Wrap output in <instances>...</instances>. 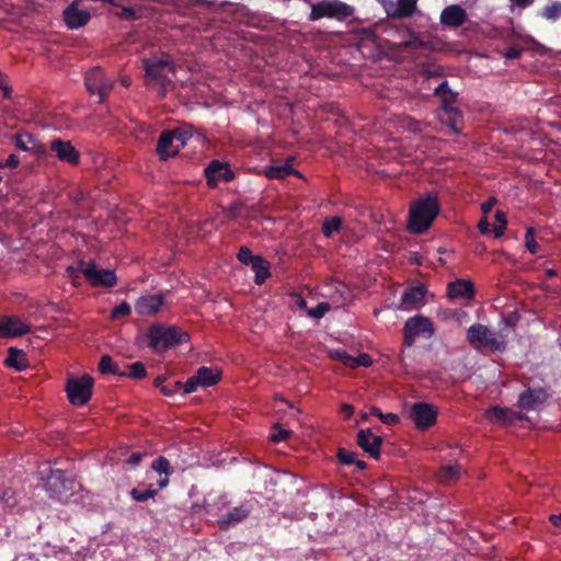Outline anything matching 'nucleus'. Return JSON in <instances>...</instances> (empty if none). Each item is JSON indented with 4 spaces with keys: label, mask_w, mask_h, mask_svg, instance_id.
<instances>
[{
    "label": "nucleus",
    "mask_w": 561,
    "mask_h": 561,
    "mask_svg": "<svg viewBox=\"0 0 561 561\" xmlns=\"http://www.w3.org/2000/svg\"><path fill=\"white\" fill-rule=\"evenodd\" d=\"M336 457L341 465L351 466L355 462L356 454L341 447L337 449Z\"/></svg>",
    "instance_id": "42"
},
{
    "label": "nucleus",
    "mask_w": 561,
    "mask_h": 561,
    "mask_svg": "<svg viewBox=\"0 0 561 561\" xmlns=\"http://www.w3.org/2000/svg\"><path fill=\"white\" fill-rule=\"evenodd\" d=\"M131 312V307L127 301H123L121 305L116 306L111 312V319L117 320L122 317H127Z\"/></svg>",
    "instance_id": "43"
},
{
    "label": "nucleus",
    "mask_w": 561,
    "mask_h": 561,
    "mask_svg": "<svg viewBox=\"0 0 561 561\" xmlns=\"http://www.w3.org/2000/svg\"><path fill=\"white\" fill-rule=\"evenodd\" d=\"M163 302L162 294L145 295L136 301L135 310L139 316H152L158 312Z\"/></svg>",
    "instance_id": "19"
},
{
    "label": "nucleus",
    "mask_w": 561,
    "mask_h": 561,
    "mask_svg": "<svg viewBox=\"0 0 561 561\" xmlns=\"http://www.w3.org/2000/svg\"><path fill=\"white\" fill-rule=\"evenodd\" d=\"M330 310L328 302H320L314 308L308 310V316L313 319H321Z\"/></svg>",
    "instance_id": "46"
},
{
    "label": "nucleus",
    "mask_w": 561,
    "mask_h": 561,
    "mask_svg": "<svg viewBox=\"0 0 561 561\" xmlns=\"http://www.w3.org/2000/svg\"><path fill=\"white\" fill-rule=\"evenodd\" d=\"M506 229V225H494L493 226V233L495 238H500L504 234V231Z\"/></svg>",
    "instance_id": "61"
},
{
    "label": "nucleus",
    "mask_w": 561,
    "mask_h": 561,
    "mask_svg": "<svg viewBox=\"0 0 561 561\" xmlns=\"http://www.w3.org/2000/svg\"><path fill=\"white\" fill-rule=\"evenodd\" d=\"M20 164V158L15 153H11L5 162H0V168L15 169Z\"/></svg>",
    "instance_id": "51"
},
{
    "label": "nucleus",
    "mask_w": 561,
    "mask_h": 561,
    "mask_svg": "<svg viewBox=\"0 0 561 561\" xmlns=\"http://www.w3.org/2000/svg\"><path fill=\"white\" fill-rule=\"evenodd\" d=\"M459 470L457 466H447L442 468L439 478L443 481H453L458 479Z\"/></svg>",
    "instance_id": "44"
},
{
    "label": "nucleus",
    "mask_w": 561,
    "mask_h": 561,
    "mask_svg": "<svg viewBox=\"0 0 561 561\" xmlns=\"http://www.w3.org/2000/svg\"><path fill=\"white\" fill-rule=\"evenodd\" d=\"M31 332V327L18 317L3 316L0 318V337L12 339Z\"/></svg>",
    "instance_id": "15"
},
{
    "label": "nucleus",
    "mask_w": 561,
    "mask_h": 561,
    "mask_svg": "<svg viewBox=\"0 0 561 561\" xmlns=\"http://www.w3.org/2000/svg\"><path fill=\"white\" fill-rule=\"evenodd\" d=\"M204 172L209 187H216L220 180L230 182L234 178L229 164L219 160H211Z\"/></svg>",
    "instance_id": "13"
},
{
    "label": "nucleus",
    "mask_w": 561,
    "mask_h": 561,
    "mask_svg": "<svg viewBox=\"0 0 561 561\" xmlns=\"http://www.w3.org/2000/svg\"><path fill=\"white\" fill-rule=\"evenodd\" d=\"M77 481L73 476H67L65 470L50 469L46 478V489L51 496H61L65 493L73 492Z\"/></svg>",
    "instance_id": "10"
},
{
    "label": "nucleus",
    "mask_w": 561,
    "mask_h": 561,
    "mask_svg": "<svg viewBox=\"0 0 561 561\" xmlns=\"http://www.w3.org/2000/svg\"><path fill=\"white\" fill-rule=\"evenodd\" d=\"M387 16L394 19L410 18L416 9L417 0H378Z\"/></svg>",
    "instance_id": "14"
},
{
    "label": "nucleus",
    "mask_w": 561,
    "mask_h": 561,
    "mask_svg": "<svg viewBox=\"0 0 561 561\" xmlns=\"http://www.w3.org/2000/svg\"><path fill=\"white\" fill-rule=\"evenodd\" d=\"M478 229L482 234H486L490 232V222L485 217L479 220Z\"/></svg>",
    "instance_id": "56"
},
{
    "label": "nucleus",
    "mask_w": 561,
    "mask_h": 561,
    "mask_svg": "<svg viewBox=\"0 0 561 561\" xmlns=\"http://www.w3.org/2000/svg\"><path fill=\"white\" fill-rule=\"evenodd\" d=\"M293 432L289 430L283 428L279 424H275L273 426V432L271 434V440L274 443H279L288 439L291 436Z\"/></svg>",
    "instance_id": "39"
},
{
    "label": "nucleus",
    "mask_w": 561,
    "mask_h": 561,
    "mask_svg": "<svg viewBox=\"0 0 561 561\" xmlns=\"http://www.w3.org/2000/svg\"><path fill=\"white\" fill-rule=\"evenodd\" d=\"M548 392L543 388H527L518 398V407L526 411H534L548 400Z\"/></svg>",
    "instance_id": "17"
},
{
    "label": "nucleus",
    "mask_w": 561,
    "mask_h": 561,
    "mask_svg": "<svg viewBox=\"0 0 561 561\" xmlns=\"http://www.w3.org/2000/svg\"><path fill=\"white\" fill-rule=\"evenodd\" d=\"M84 84L90 93H98L100 103L105 101V98L113 89L111 80L105 78L104 71L100 67L92 68L85 73Z\"/></svg>",
    "instance_id": "11"
},
{
    "label": "nucleus",
    "mask_w": 561,
    "mask_h": 561,
    "mask_svg": "<svg viewBox=\"0 0 561 561\" xmlns=\"http://www.w3.org/2000/svg\"><path fill=\"white\" fill-rule=\"evenodd\" d=\"M438 409L427 402H415L409 411V417L420 431H425L437 422Z\"/></svg>",
    "instance_id": "8"
},
{
    "label": "nucleus",
    "mask_w": 561,
    "mask_h": 561,
    "mask_svg": "<svg viewBox=\"0 0 561 561\" xmlns=\"http://www.w3.org/2000/svg\"><path fill=\"white\" fill-rule=\"evenodd\" d=\"M382 442V437L375 435L370 428H362L357 433V445L376 460L380 457V447Z\"/></svg>",
    "instance_id": "16"
},
{
    "label": "nucleus",
    "mask_w": 561,
    "mask_h": 561,
    "mask_svg": "<svg viewBox=\"0 0 561 561\" xmlns=\"http://www.w3.org/2000/svg\"><path fill=\"white\" fill-rule=\"evenodd\" d=\"M199 380L196 378V374L192 377H190L185 383L182 386V390L184 394H188L192 392H195L197 390V387H199Z\"/></svg>",
    "instance_id": "47"
},
{
    "label": "nucleus",
    "mask_w": 561,
    "mask_h": 561,
    "mask_svg": "<svg viewBox=\"0 0 561 561\" xmlns=\"http://www.w3.org/2000/svg\"><path fill=\"white\" fill-rule=\"evenodd\" d=\"M434 334L433 322L423 316L409 318L403 327V344L412 346L416 336L432 337Z\"/></svg>",
    "instance_id": "7"
},
{
    "label": "nucleus",
    "mask_w": 561,
    "mask_h": 561,
    "mask_svg": "<svg viewBox=\"0 0 561 561\" xmlns=\"http://www.w3.org/2000/svg\"><path fill=\"white\" fill-rule=\"evenodd\" d=\"M14 145L22 151H30L42 157L46 154L45 146L28 133H19L14 135Z\"/></svg>",
    "instance_id": "20"
},
{
    "label": "nucleus",
    "mask_w": 561,
    "mask_h": 561,
    "mask_svg": "<svg viewBox=\"0 0 561 561\" xmlns=\"http://www.w3.org/2000/svg\"><path fill=\"white\" fill-rule=\"evenodd\" d=\"M265 175L270 179H284L289 174H299L295 171L289 162L267 167L264 171Z\"/></svg>",
    "instance_id": "32"
},
{
    "label": "nucleus",
    "mask_w": 561,
    "mask_h": 561,
    "mask_svg": "<svg viewBox=\"0 0 561 561\" xmlns=\"http://www.w3.org/2000/svg\"><path fill=\"white\" fill-rule=\"evenodd\" d=\"M142 65L146 70L147 84L152 88L157 85L159 96L165 98L167 89L172 82L168 75L174 70L171 61L153 57L144 59Z\"/></svg>",
    "instance_id": "3"
},
{
    "label": "nucleus",
    "mask_w": 561,
    "mask_h": 561,
    "mask_svg": "<svg viewBox=\"0 0 561 561\" xmlns=\"http://www.w3.org/2000/svg\"><path fill=\"white\" fill-rule=\"evenodd\" d=\"M353 8L340 0H322L311 4L310 21L322 18L345 20L353 14Z\"/></svg>",
    "instance_id": "4"
},
{
    "label": "nucleus",
    "mask_w": 561,
    "mask_h": 561,
    "mask_svg": "<svg viewBox=\"0 0 561 561\" xmlns=\"http://www.w3.org/2000/svg\"><path fill=\"white\" fill-rule=\"evenodd\" d=\"M341 413L345 416V419H350L354 413V407L350 403H343L341 405Z\"/></svg>",
    "instance_id": "57"
},
{
    "label": "nucleus",
    "mask_w": 561,
    "mask_h": 561,
    "mask_svg": "<svg viewBox=\"0 0 561 561\" xmlns=\"http://www.w3.org/2000/svg\"><path fill=\"white\" fill-rule=\"evenodd\" d=\"M0 89L3 91L5 99L11 96L12 89L8 84L7 76L0 72Z\"/></svg>",
    "instance_id": "53"
},
{
    "label": "nucleus",
    "mask_w": 561,
    "mask_h": 561,
    "mask_svg": "<svg viewBox=\"0 0 561 561\" xmlns=\"http://www.w3.org/2000/svg\"><path fill=\"white\" fill-rule=\"evenodd\" d=\"M440 211V205L436 194L426 193L414 201L409 210L408 230L411 233L421 234L430 229Z\"/></svg>",
    "instance_id": "1"
},
{
    "label": "nucleus",
    "mask_w": 561,
    "mask_h": 561,
    "mask_svg": "<svg viewBox=\"0 0 561 561\" xmlns=\"http://www.w3.org/2000/svg\"><path fill=\"white\" fill-rule=\"evenodd\" d=\"M99 370L102 374H112L116 376H121L123 374V371L119 370L117 364L107 354L101 356L99 362Z\"/></svg>",
    "instance_id": "34"
},
{
    "label": "nucleus",
    "mask_w": 561,
    "mask_h": 561,
    "mask_svg": "<svg viewBox=\"0 0 561 561\" xmlns=\"http://www.w3.org/2000/svg\"><path fill=\"white\" fill-rule=\"evenodd\" d=\"M94 380L90 375L69 378L66 382V392L71 404L85 405L92 396Z\"/></svg>",
    "instance_id": "5"
},
{
    "label": "nucleus",
    "mask_w": 561,
    "mask_h": 561,
    "mask_svg": "<svg viewBox=\"0 0 561 561\" xmlns=\"http://www.w3.org/2000/svg\"><path fill=\"white\" fill-rule=\"evenodd\" d=\"M81 274L92 287L112 288L117 283V277L113 270L98 268L94 261H80Z\"/></svg>",
    "instance_id": "6"
},
{
    "label": "nucleus",
    "mask_w": 561,
    "mask_h": 561,
    "mask_svg": "<svg viewBox=\"0 0 561 561\" xmlns=\"http://www.w3.org/2000/svg\"><path fill=\"white\" fill-rule=\"evenodd\" d=\"M4 365L7 367L14 368L16 371L24 370L28 367V360L25 352L16 347H9Z\"/></svg>",
    "instance_id": "26"
},
{
    "label": "nucleus",
    "mask_w": 561,
    "mask_h": 561,
    "mask_svg": "<svg viewBox=\"0 0 561 561\" xmlns=\"http://www.w3.org/2000/svg\"><path fill=\"white\" fill-rule=\"evenodd\" d=\"M525 247L533 254H536L539 251V244L535 240V229L533 227H529L526 230Z\"/></svg>",
    "instance_id": "40"
},
{
    "label": "nucleus",
    "mask_w": 561,
    "mask_h": 561,
    "mask_svg": "<svg viewBox=\"0 0 561 561\" xmlns=\"http://www.w3.org/2000/svg\"><path fill=\"white\" fill-rule=\"evenodd\" d=\"M425 290L422 287H411L403 291L401 296V304L405 308H411L423 301Z\"/></svg>",
    "instance_id": "30"
},
{
    "label": "nucleus",
    "mask_w": 561,
    "mask_h": 561,
    "mask_svg": "<svg viewBox=\"0 0 561 561\" xmlns=\"http://www.w3.org/2000/svg\"><path fill=\"white\" fill-rule=\"evenodd\" d=\"M434 95L439 98L442 106L439 108H454L458 94L449 88L448 81H443L435 90Z\"/></svg>",
    "instance_id": "27"
},
{
    "label": "nucleus",
    "mask_w": 561,
    "mask_h": 561,
    "mask_svg": "<svg viewBox=\"0 0 561 561\" xmlns=\"http://www.w3.org/2000/svg\"><path fill=\"white\" fill-rule=\"evenodd\" d=\"M439 19L443 25L456 28L466 22L467 13L462 7L458 4H451L442 11Z\"/></svg>",
    "instance_id": "21"
},
{
    "label": "nucleus",
    "mask_w": 561,
    "mask_h": 561,
    "mask_svg": "<svg viewBox=\"0 0 561 561\" xmlns=\"http://www.w3.org/2000/svg\"><path fill=\"white\" fill-rule=\"evenodd\" d=\"M347 354L345 350H335L332 352L331 356L334 359H337L343 363L344 356Z\"/></svg>",
    "instance_id": "63"
},
{
    "label": "nucleus",
    "mask_w": 561,
    "mask_h": 561,
    "mask_svg": "<svg viewBox=\"0 0 561 561\" xmlns=\"http://www.w3.org/2000/svg\"><path fill=\"white\" fill-rule=\"evenodd\" d=\"M250 515V510L245 505L236 506L229 512L222 514L218 520V527L221 530H227L231 526L244 520Z\"/></svg>",
    "instance_id": "22"
},
{
    "label": "nucleus",
    "mask_w": 561,
    "mask_h": 561,
    "mask_svg": "<svg viewBox=\"0 0 561 561\" xmlns=\"http://www.w3.org/2000/svg\"><path fill=\"white\" fill-rule=\"evenodd\" d=\"M49 148L59 161L70 165H78L80 163V152L69 140L54 138L49 144Z\"/></svg>",
    "instance_id": "12"
},
{
    "label": "nucleus",
    "mask_w": 561,
    "mask_h": 561,
    "mask_svg": "<svg viewBox=\"0 0 561 561\" xmlns=\"http://www.w3.org/2000/svg\"><path fill=\"white\" fill-rule=\"evenodd\" d=\"M542 16L547 20L556 21L561 16V3L553 2L550 5H547L542 11Z\"/></svg>",
    "instance_id": "41"
},
{
    "label": "nucleus",
    "mask_w": 561,
    "mask_h": 561,
    "mask_svg": "<svg viewBox=\"0 0 561 561\" xmlns=\"http://www.w3.org/2000/svg\"><path fill=\"white\" fill-rule=\"evenodd\" d=\"M496 204V198L495 197H490L486 202H484L482 205H481V209L484 214L491 211V209L493 208V206Z\"/></svg>",
    "instance_id": "58"
},
{
    "label": "nucleus",
    "mask_w": 561,
    "mask_h": 561,
    "mask_svg": "<svg viewBox=\"0 0 561 561\" xmlns=\"http://www.w3.org/2000/svg\"><path fill=\"white\" fill-rule=\"evenodd\" d=\"M79 2V0H75L62 12L64 22L70 30H77L87 25L91 19L88 10H80L78 8Z\"/></svg>",
    "instance_id": "18"
},
{
    "label": "nucleus",
    "mask_w": 561,
    "mask_h": 561,
    "mask_svg": "<svg viewBox=\"0 0 561 561\" xmlns=\"http://www.w3.org/2000/svg\"><path fill=\"white\" fill-rule=\"evenodd\" d=\"M373 364V359L369 354L362 353L355 357V368L357 367H369Z\"/></svg>",
    "instance_id": "49"
},
{
    "label": "nucleus",
    "mask_w": 561,
    "mask_h": 561,
    "mask_svg": "<svg viewBox=\"0 0 561 561\" xmlns=\"http://www.w3.org/2000/svg\"><path fill=\"white\" fill-rule=\"evenodd\" d=\"M437 115L439 122L447 126L454 134L461 131L462 113L458 107L439 108Z\"/></svg>",
    "instance_id": "23"
},
{
    "label": "nucleus",
    "mask_w": 561,
    "mask_h": 561,
    "mask_svg": "<svg viewBox=\"0 0 561 561\" xmlns=\"http://www.w3.org/2000/svg\"><path fill=\"white\" fill-rule=\"evenodd\" d=\"M118 16L124 20H135L138 18L136 10L131 7H124L122 11L118 13Z\"/></svg>",
    "instance_id": "50"
},
{
    "label": "nucleus",
    "mask_w": 561,
    "mask_h": 561,
    "mask_svg": "<svg viewBox=\"0 0 561 561\" xmlns=\"http://www.w3.org/2000/svg\"><path fill=\"white\" fill-rule=\"evenodd\" d=\"M523 49L517 46H511L504 53V57L507 59H517L522 56Z\"/></svg>",
    "instance_id": "52"
},
{
    "label": "nucleus",
    "mask_w": 561,
    "mask_h": 561,
    "mask_svg": "<svg viewBox=\"0 0 561 561\" xmlns=\"http://www.w3.org/2000/svg\"><path fill=\"white\" fill-rule=\"evenodd\" d=\"M142 459V456L141 454L139 453H134L130 455V457L127 459V463H129L130 466L135 467V466H138L140 463Z\"/></svg>",
    "instance_id": "59"
},
{
    "label": "nucleus",
    "mask_w": 561,
    "mask_h": 561,
    "mask_svg": "<svg viewBox=\"0 0 561 561\" xmlns=\"http://www.w3.org/2000/svg\"><path fill=\"white\" fill-rule=\"evenodd\" d=\"M486 419L492 423L505 424L507 422V411L499 407H492L485 412Z\"/></svg>",
    "instance_id": "37"
},
{
    "label": "nucleus",
    "mask_w": 561,
    "mask_h": 561,
    "mask_svg": "<svg viewBox=\"0 0 561 561\" xmlns=\"http://www.w3.org/2000/svg\"><path fill=\"white\" fill-rule=\"evenodd\" d=\"M196 378L199 380L201 387L215 386L221 380V371L219 369L202 366L196 371Z\"/></svg>",
    "instance_id": "28"
},
{
    "label": "nucleus",
    "mask_w": 561,
    "mask_h": 561,
    "mask_svg": "<svg viewBox=\"0 0 561 561\" xmlns=\"http://www.w3.org/2000/svg\"><path fill=\"white\" fill-rule=\"evenodd\" d=\"M253 272L255 273L254 283L262 285L271 276L270 262L261 255H256L254 262L251 264Z\"/></svg>",
    "instance_id": "29"
},
{
    "label": "nucleus",
    "mask_w": 561,
    "mask_h": 561,
    "mask_svg": "<svg viewBox=\"0 0 561 561\" xmlns=\"http://www.w3.org/2000/svg\"><path fill=\"white\" fill-rule=\"evenodd\" d=\"M127 368L128 371H123L121 376L134 379H142L147 375L146 367L141 362H135L130 365H127Z\"/></svg>",
    "instance_id": "36"
},
{
    "label": "nucleus",
    "mask_w": 561,
    "mask_h": 561,
    "mask_svg": "<svg viewBox=\"0 0 561 561\" xmlns=\"http://www.w3.org/2000/svg\"><path fill=\"white\" fill-rule=\"evenodd\" d=\"M342 219L337 216L324 219L321 230L324 237L330 238L333 233L339 232L342 228Z\"/></svg>",
    "instance_id": "33"
},
{
    "label": "nucleus",
    "mask_w": 561,
    "mask_h": 561,
    "mask_svg": "<svg viewBox=\"0 0 561 561\" xmlns=\"http://www.w3.org/2000/svg\"><path fill=\"white\" fill-rule=\"evenodd\" d=\"M151 468L159 474L164 473L165 476H169L171 473V463L169 459L163 456H159L153 460Z\"/></svg>",
    "instance_id": "38"
},
{
    "label": "nucleus",
    "mask_w": 561,
    "mask_h": 561,
    "mask_svg": "<svg viewBox=\"0 0 561 561\" xmlns=\"http://www.w3.org/2000/svg\"><path fill=\"white\" fill-rule=\"evenodd\" d=\"M183 383L181 381H174L173 383L161 386V392L165 397H172L182 390Z\"/></svg>",
    "instance_id": "48"
},
{
    "label": "nucleus",
    "mask_w": 561,
    "mask_h": 561,
    "mask_svg": "<svg viewBox=\"0 0 561 561\" xmlns=\"http://www.w3.org/2000/svg\"><path fill=\"white\" fill-rule=\"evenodd\" d=\"M347 354L345 350H335L332 352L331 356L334 359H337L343 363L344 356Z\"/></svg>",
    "instance_id": "64"
},
{
    "label": "nucleus",
    "mask_w": 561,
    "mask_h": 561,
    "mask_svg": "<svg viewBox=\"0 0 561 561\" xmlns=\"http://www.w3.org/2000/svg\"><path fill=\"white\" fill-rule=\"evenodd\" d=\"M401 46L405 49L416 48L422 46V42L416 36H413L412 39L403 42Z\"/></svg>",
    "instance_id": "55"
},
{
    "label": "nucleus",
    "mask_w": 561,
    "mask_h": 561,
    "mask_svg": "<svg viewBox=\"0 0 561 561\" xmlns=\"http://www.w3.org/2000/svg\"><path fill=\"white\" fill-rule=\"evenodd\" d=\"M148 346L157 353H164L180 344L188 342L190 334L174 325L152 324L147 333Z\"/></svg>",
    "instance_id": "2"
},
{
    "label": "nucleus",
    "mask_w": 561,
    "mask_h": 561,
    "mask_svg": "<svg viewBox=\"0 0 561 561\" xmlns=\"http://www.w3.org/2000/svg\"><path fill=\"white\" fill-rule=\"evenodd\" d=\"M237 257L242 264L251 265L256 255H253L252 251L248 247H241Z\"/></svg>",
    "instance_id": "45"
},
{
    "label": "nucleus",
    "mask_w": 561,
    "mask_h": 561,
    "mask_svg": "<svg viewBox=\"0 0 561 561\" xmlns=\"http://www.w3.org/2000/svg\"><path fill=\"white\" fill-rule=\"evenodd\" d=\"M495 221L496 225H506V215L502 210H496L495 213Z\"/></svg>",
    "instance_id": "62"
},
{
    "label": "nucleus",
    "mask_w": 561,
    "mask_h": 561,
    "mask_svg": "<svg viewBox=\"0 0 561 561\" xmlns=\"http://www.w3.org/2000/svg\"><path fill=\"white\" fill-rule=\"evenodd\" d=\"M447 294L450 299L472 298L476 294L474 285L471 280L458 278L448 284Z\"/></svg>",
    "instance_id": "24"
},
{
    "label": "nucleus",
    "mask_w": 561,
    "mask_h": 561,
    "mask_svg": "<svg viewBox=\"0 0 561 561\" xmlns=\"http://www.w3.org/2000/svg\"><path fill=\"white\" fill-rule=\"evenodd\" d=\"M133 500L136 502H146L149 499H153L158 494V490L153 489V485L150 484L146 490H141L139 488H133L129 492Z\"/></svg>",
    "instance_id": "35"
},
{
    "label": "nucleus",
    "mask_w": 561,
    "mask_h": 561,
    "mask_svg": "<svg viewBox=\"0 0 561 561\" xmlns=\"http://www.w3.org/2000/svg\"><path fill=\"white\" fill-rule=\"evenodd\" d=\"M80 273H81L80 261L78 262V267H75V266L67 267V274L70 278L79 277Z\"/></svg>",
    "instance_id": "60"
},
{
    "label": "nucleus",
    "mask_w": 561,
    "mask_h": 561,
    "mask_svg": "<svg viewBox=\"0 0 561 561\" xmlns=\"http://www.w3.org/2000/svg\"><path fill=\"white\" fill-rule=\"evenodd\" d=\"M180 150L176 148L174 138L170 130H163L158 140L157 152L162 160L175 156Z\"/></svg>",
    "instance_id": "25"
},
{
    "label": "nucleus",
    "mask_w": 561,
    "mask_h": 561,
    "mask_svg": "<svg viewBox=\"0 0 561 561\" xmlns=\"http://www.w3.org/2000/svg\"><path fill=\"white\" fill-rule=\"evenodd\" d=\"M380 420L383 424L393 425V424L399 423L400 417L398 414H394V413H386V414L383 413L381 415Z\"/></svg>",
    "instance_id": "54"
},
{
    "label": "nucleus",
    "mask_w": 561,
    "mask_h": 561,
    "mask_svg": "<svg viewBox=\"0 0 561 561\" xmlns=\"http://www.w3.org/2000/svg\"><path fill=\"white\" fill-rule=\"evenodd\" d=\"M467 340L474 348L486 347L493 351L501 350V342L488 327L476 323L467 331Z\"/></svg>",
    "instance_id": "9"
},
{
    "label": "nucleus",
    "mask_w": 561,
    "mask_h": 561,
    "mask_svg": "<svg viewBox=\"0 0 561 561\" xmlns=\"http://www.w3.org/2000/svg\"><path fill=\"white\" fill-rule=\"evenodd\" d=\"M170 131L174 138L176 148L180 150L186 145L187 140L193 136L194 128L190 124H182L171 129Z\"/></svg>",
    "instance_id": "31"
}]
</instances>
